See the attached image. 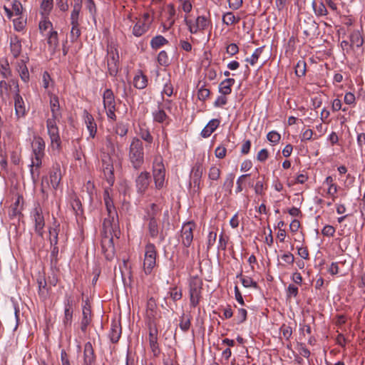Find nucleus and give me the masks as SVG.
<instances>
[{
  "label": "nucleus",
  "mask_w": 365,
  "mask_h": 365,
  "mask_svg": "<svg viewBox=\"0 0 365 365\" xmlns=\"http://www.w3.org/2000/svg\"><path fill=\"white\" fill-rule=\"evenodd\" d=\"M103 200L107 211V217L103 222V230L106 233L108 232L110 235H116L119 229L118 215L108 189H105L103 192Z\"/></svg>",
  "instance_id": "obj_1"
},
{
  "label": "nucleus",
  "mask_w": 365,
  "mask_h": 365,
  "mask_svg": "<svg viewBox=\"0 0 365 365\" xmlns=\"http://www.w3.org/2000/svg\"><path fill=\"white\" fill-rule=\"evenodd\" d=\"M160 212V210L155 203H152L149 208L145 210V215L143 220L148 222V231L150 237L155 239L159 237L160 242L165 240L167 235L166 232L163 229L160 230L157 216Z\"/></svg>",
  "instance_id": "obj_2"
},
{
  "label": "nucleus",
  "mask_w": 365,
  "mask_h": 365,
  "mask_svg": "<svg viewBox=\"0 0 365 365\" xmlns=\"http://www.w3.org/2000/svg\"><path fill=\"white\" fill-rule=\"evenodd\" d=\"M129 161L135 170L141 168L144 164V150L142 141L134 137L131 140L129 152H128Z\"/></svg>",
  "instance_id": "obj_3"
},
{
  "label": "nucleus",
  "mask_w": 365,
  "mask_h": 365,
  "mask_svg": "<svg viewBox=\"0 0 365 365\" xmlns=\"http://www.w3.org/2000/svg\"><path fill=\"white\" fill-rule=\"evenodd\" d=\"M203 282L198 277H192L189 282L190 306L196 307L202 299Z\"/></svg>",
  "instance_id": "obj_4"
},
{
  "label": "nucleus",
  "mask_w": 365,
  "mask_h": 365,
  "mask_svg": "<svg viewBox=\"0 0 365 365\" xmlns=\"http://www.w3.org/2000/svg\"><path fill=\"white\" fill-rule=\"evenodd\" d=\"M157 250L154 244L148 243L145 247L143 270L150 274L156 265Z\"/></svg>",
  "instance_id": "obj_5"
},
{
  "label": "nucleus",
  "mask_w": 365,
  "mask_h": 365,
  "mask_svg": "<svg viewBox=\"0 0 365 365\" xmlns=\"http://www.w3.org/2000/svg\"><path fill=\"white\" fill-rule=\"evenodd\" d=\"M184 22L187 26L188 31L192 34L204 31L211 24L210 19L205 16H198L194 21L185 17Z\"/></svg>",
  "instance_id": "obj_6"
},
{
  "label": "nucleus",
  "mask_w": 365,
  "mask_h": 365,
  "mask_svg": "<svg viewBox=\"0 0 365 365\" xmlns=\"http://www.w3.org/2000/svg\"><path fill=\"white\" fill-rule=\"evenodd\" d=\"M76 302L71 294H66L63 299V316L62 324L65 329L70 328L73 322V307Z\"/></svg>",
  "instance_id": "obj_7"
},
{
  "label": "nucleus",
  "mask_w": 365,
  "mask_h": 365,
  "mask_svg": "<svg viewBox=\"0 0 365 365\" xmlns=\"http://www.w3.org/2000/svg\"><path fill=\"white\" fill-rule=\"evenodd\" d=\"M153 175L155 187L158 190L164 186L165 169L161 157H156L153 162Z\"/></svg>",
  "instance_id": "obj_8"
},
{
  "label": "nucleus",
  "mask_w": 365,
  "mask_h": 365,
  "mask_svg": "<svg viewBox=\"0 0 365 365\" xmlns=\"http://www.w3.org/2000/svg\"><path fill=\"white\" fill-rule=\"evenodd\" d=\"M57 120L58 119L48 118L46 120V128L51 139L52 148L58 150L61 148V141L58 127L56 124Z\"/></svg>",
  "instance_id": "obj_9"
},
{
  "label": "nucleus",
  "mask_w": 365,
  "mask_h": 365,
  "mask_svg": "<svg viewBox=\"0 0 365 365\" xmlns=\"http://www.w3.org/2000/svg\"><path fill=\"white\" fill-rule=\"evenodd\" d=\"M349 39L354 53V57L358 58L364 53V36L359 30H354L350 33Z\"/></svg>",
  "instance_id": "obj_10"
},
{
  "label": "nucleus",
  "mask_w": 365,
  "mask_h": 365,
  "mask_svg": "<svg viewBox=\"0 0 365 365\" xmlns=\"http://www.w3.org/2000/svg\"><path fill=\"white\" fill-rule=\"evenodd\" d=\"M107 64L109 74L111 76H115L119 69V55L117 48L114 46L108 47Z\"/></svg>",
  "instance_id": "obj_11"
},
{
  "label": "nucleus",
  "mask_w": 365,
  "mask_h": 365,
  "mask_svg": "<svg viewBox=\"0 0 365 365\" xmlns=\"http://www.w3.org/2000/svg\"><path fill=\"white\" fill-rule=\"evenodd\" d=\"M101 161L103 175L108 185L112 186L115 181L113 160L109 154L103 153L101 156Z\"/></svg>",
  "instance_id": "obj_12"
},
{
  "label": "nucleus",
  "mask_w": 365,
  "mask_h": 365,
  "mask_svg": "<svg viewBox=\"0 0 365 365\" xmlns=\"http://www.w3.org/2000/svg\"><path fill=\"white\" fill-rule=\"evenodd\" d=\"M300 29L306 38L314 36L319 29L317 23L312 15H307L300 24Z\"/></svg>",
  "instance_id": "obj_13"
},
{
  "label": "nucleus",
  "mask_w": 365,
  "mask_h": 365,
  "mask_svg": "<svg viewBox=\"0 0 365 365\" xmlns=\"http://www.w3.org/2000/svg\"><path fill=\"white\" fill-rule=\"evenodd\" d=\"M31 216L33 221L34 222L35 232L38 236L43 237L45 221L42 210L39 205L34 208Z\"/></svg>",
  "instance_id": "obj_14"
},
{
  "label": "nucleus",
  "mask_w": 365,
  "mask_h": 365,
  "mask_svg": "<svg viewBox=\"0 0 365 365\" xmlns=\"http://www.w3.org/2000/svg\"><path fill=\"white\" fill-rule=\"evenodd\" d=\"M196 225L192 221H189L182 225L181 229V242L182 245L189 247L193 240V230L195 229Z\"/></svg>",
  "instance_id": "obj_15"
},
{
  "label": "nucleus",
  "mask_w": 365,
  "mask_h": 365,
  "mask_svg": "<svg viewBox=\"0 0 365 365\" xmlns=\"http://www.w3.org/2000/svg\"><path fill=\"white\" fill-rule=\"evenodd\" d=\"M203 174V167L201 163H197L192 168L190 185L193 187L195 192H199L201 190V178Z\"/></svg>",
  "instance_id": "obj_16"
},
{
  "label": "nucleus",
  "mask_w": 365,
  "mask_h": 365,
  "mask_svg": "<svg viewBox=\"0 0 365 365\" xmlns=\"http://www.w3.org/2000/svg\"><path fill=\"white\" fill-rule=\"evenodd\" d=\"M150 181V173L147 171L140 173L135 180L137 192L140 195H143L148 190Z\"/></svg>",
  "instance_id": "obj_17"
},
{
  "label": "nucleus",
  "mask_w": 365,
  "mask_h": 365,
  "mask_svg": "<svg viewBox=\"0 0 365 365\" xmlns=\"http://www.w3.org/2000/svg\"><path fill=\"white\" fill-rule=\"evenodd\" d=\"M83 118L86 128L89 132V136L94 138L97 133V124L93 116L88 113L87 110H84L83 112Z\"/></svg>",
  "instance_id": "obj_18"
},
{
  "label": "nucleus",
  "mask_w": 365,
  "mask_h": 365,
  "mask_svg": "<svg viewBox=\"0 0 365 365\" xmlns=\"http://www.w3.org/2000/svg\"><path fill=\"white\" fill-rule=\"evenodd\" d=\"M43 157L32 156L31 163L30 165V173L31 179L34 182H36L40 175L39 168L42 164V158Z\"/></svg>",
  "instance_id": "obj_19"
},
{
  "label": "nucleus",
  "mask_w": 365,
  "mask_h": 365,
  "mask_svg": "<svg viewBox=\"0 0 365 365\" xmlns=\"http://www.w3.org/2000/svg\"><path fill=\"white\" fill-rule=\"evenodd\" d=\"M49 179L51 186L54 190H57L59 183L61 180V171L59 164H56L55 165L53 166L49 174Z\"/></svg>",
  "instance_id": "obj_20"
},
{
  "label": "nucleus",
  "mask_w": 365,
  "mask_h": 365,
  "mask_svg": "<svg viewBox=\"0 0 365 365\" xmlns=\"http://www.w3.org/2000/svg\"><path fill=\"white\" fill-rule=\"evenodd\" d=\"M96 361L94 349L90 341L84 345L83 349V365H92Z\"/></svg>",
  "instance_id": "obj_21"
},
{
  "label": "nucleus",
  "mask_w": 365,
  "mask_h": 365,
  "mask_svg": "<svg viewBox=\"0 0 365 365\" xmlns=\"http://www.w3.org/2000/svg\"><path fill=\"white\" fill-rule=\"evenodd\" d=\"M122 328L119 322L113 321L111 322L110 329L108 333V337L113 344L117 343L121 336Z\"/></svg>",
  "instance_id": "obj_22"
},
{
  "label": "nucleus",
  "mask_w": 365,
  "mask_h": 365,
  "mask_svg": "<svg viewBox=\"0 0 365 365\" xmlns=\"http://www.w3.org/2000/svg\"><path fill=\"white\" fill-rule=\"evenodd\" d=\"M15 115L17 118H23L26 113V107L23 98L20 93H16L14 96Z\"/></svg>",
  "instance_id": "obj_23"
},
{
  "label": "nucleus",
  "mask_w": 365,
  "mask_h": 365,
  "mask_svg": "<svg viewBox=\"0 0 365 365\" xmlns=\"http://www.w3.org/2000/svg\"><path fill=\"white\" fill-rule=\"evenodd\" d=\"M33 156H44L45 142L41 137H35L31 144Z\"/></svg>",
  "instance_id": "obj_24"
},
{
  "label": "nucleus",
  "mask_w": 365,
  "mask_h": 365,
  "mask_svg": "<svg viewBox=\"0 0 365 365\" xmlns=\"http://www.w3.org/2000/svg\"><path fill=\"white\" fill-rule=\"evenodd\" d=\"M50 96V107L51 111V118L59 119L61 117L59 101L57 96L49 94Z\"/></svg>",
  "instance_id": "obj_25"
},
{
  "label": "nucleus",
  "mask_w": 365,
  "mask_h": 365,
  "mask_svg": "<svg viewBox=\"0 0 365 365\" xmlns=\"http://www.w3.org/2000/svg\"><path fill=\"white\" fill-rule=\"evenodd\" d=\"M220 120L219 119H212L201 131V135L206 138L211 135V134L219 127Z\"/></svg>",
  "instance_id": "obj_26"
},
{
  "label": "nucleus",
  "mask_w": 365,
  "mask_h": 365,
  "mask_svg": "<svg viewBox=\"0 0 365 365\" xmlns=\"http://www.w3.org/2000/svg\"><path fill=\"white\" fill-rule=\"evenodd\" d=\"M235 80L232 78H227L223 80L218 86L220 93L227 96L232 93V86L235 84Z\"/></svg>",
  "instance_id": "obj_27"
},
{
  "label": "nucleus",
  "mask_w": 365,
  "mask_h": 365,
  "mask_svg": "<svg viewBox=\"0 0 365 365\" xmlns=\"http://www.w3.org/2000/svg\"><path fill=\"white\" fill-rule=\"evenodd\" d=\"M103 103L104 108L115 107V96L110 88H107L103 93Z\"/></svg>",
  "instance_id": "obj_28"
},
{
  "label": "nucleus",
  "mask_w": 365,
  "mask_h": 365,
  "mask_svg": "<svg viewBox=\"0 0 365 365\" xmlns=\"http://www.w3.org/2000/svg\"><path fill=\"white\" fill-rule=\"evenodd\" d=\"M221 175V170L217 165H212L207 173L209 180V187H212L214 185V182L217 181Z\"/></svg>",
  "instance_id": "obj_29"
},
{
  "label": "nucleus",
  "mask_w": 365,
  "mask_h": 365,
  "mask_svg": "<svg viewBox=\"0 0 365 365\" xmlns=\"http://www.w3.org/2000/svg\"><path fill=\"white\" fill-rule=\"evenodd\" d=\"M149 29L150 27L145 24L143 23L142 21L137 19V21L133 27L132 34L136 37H140L145 34L149 30Z\"/></svg>",
  "instance_id": "obj_30"
},
{
  "label": "nucleus",
  "mask_w": 365,
  "mask_h": 365,
  "mask_svg": "<svg viewBox=\"0 0 365 365\" xmlns=\"http://www.w3.org/2000/svg\"><path fill=\"white\" fill-rule=\"evenodd\" d=\"M133 85L138 89H143L148 85V78L142 71H138L133 78Z\"/></svg>",
  "instance_id": "obj_31"
},
{
  "label": "nucleus",
  "mask_w": 365,
  "mask_h": 365,
  "mask_svg": "<svg viewBox=\"0 0 365 365\" xmlns=\"http://www.w3.org/2000/svg\"><path fill=\"white\" fill-rule=\"evenodd\" d=\"M10 47L12 55L14 58H17L21 52V43L16 36L11 38Z\"/></svg>",
  "instance_id": "obj_32"
},
{
  "label": "nucleus",
  "mask_w": 365,
  "mask_h": 365,
  "mask_svg": "<svg viewBox=\"0 0 365 365\" xmlns=\"http://www.w3.org/2000/svg\"><path fill=\"white\" fill-rule=\"evenodd\" d=\"M92 321V312L87 309L82 310V319L81 322V329L83 333H86L88 327Z\"/></svg>",
  "instance_id": "obj_33"
},
{
  "label": "nucleus",
  "mask_w": 365,
  "mask_h": 365,
  "mask_svg": "<svg viewBox=\"0 0 365 365\" xmlns=\"http://www.w3.org/2000/svg\"><path fill=\"white\" fill-rule=\"evenodd\" d=\"M168 43V41L164 36L162 35H157L152 38L150 44L153 49L157 50Z\"/></svg>",
  "instance_id": "obj_34"
},
{
  "label": "nucleus",
  "mask_w": 365,
  "mask_h": 365,
  "mask_svg": "<svg viewBox=\"0 0 365 365\" xmlns=\"http://www.w3.org/2000/svg\"><path fill=\"white\" fill-rule=\"evenodd\" d=\"M237 278H239L242 285L246 288H255L258 287L257 283L252 279V278L247 276H243L242 272H240L237 274Z\"/></svg>",
  "instance_id": "obj_35"
},
{
  "label": "nucleus",
  "mask_w": 365,
  "mask_h": 365,
  "mask_svg": "<svg viewBox=\"0 0 365 365\" xmlns=\"http://www.w3.org/2000/svg\"><path fill=\"white\" fill-rule=\"evenodd\" d=\"M152 115L153 120L159 123H163L166 120L169 119L168 115L165 113V110L160 107V106H158V110H154L152 113Z\"/></svg>",
  "instance_id": "obj_36"
},
{
  "label": "nucleus",
  "mask_w": 365,
  "mask_h": 365,
  "mask_svg": "<svg viewBox=\"0 0 365 365\" xmlns=\"http://www.w3.org/2000/svg\"><path fill=\"white\" fill-rule=\"evenodd\" d=\"M47 43L49 47L55 51L58 45V33L56 31H49L47 34Z\"/></svg>",
  "instance_id": "obj_37"
},
{
  "label": "nucleus",
  "mask_w": 365,
  "mask_h": 365,
  "mask_svg": "<svg viewBox=\"0 0 365 365\" xmlns=\"http://www.w3.org/2000/svg\"><path fill=\"white\" fill-rule=\"evenodd\" d=\"M24 197L22 195H18L15 202L13 205L12 210L10 212L9 215L11 217H15L17 216L21 215V210L22 208H19L20 204H23Z\"/></svg>",
  "instance_id": "obj_38"
},
{
  "label": "nucleus",
  "mask_w": 365,
  "mask_h": 365,
  "mask_svg": "<svg viewBox=\"0 0 365 365\" xmlns=\"http://www.w3.org/2000/svg\"><path fill=\"white\" fill-rule=\"evenodd\" d=\"M312 6L314 11V14L317 16H324L327 15L328 11L325 6V4L323 2H320L319 4H317L316 1L314 0L312 4Z\"/></svg>",
  "instance_id": "obj_39"
},
{
  "label": "nucleus",
  "mask_w": 365,
  "mask_h": 365,
  "mask_svg": "<svg viewBox=\"0 0 365 365\" xmlns=\"http://www.w3.org/2000/svg\"><path fill=\"white\" fill-rule=\"evenodd\" d=\"M191 326V317L183 314L180 318L179 327L183 332H187Z\"/></svg>",
  "instance_id": "obj_40"
},
{
  "label": "nucleus",
  "mask_w": 365,
  "mask_h": 365,
  "mask_svg": "<svg viewBox=\"0 0 365 365\" xmlns=\"http://www.w3.org/2000/svg\"><path fill=\"white\" fill-rule=\"evenodd\" d=\"M240 18L236 17L234 14L231 11L226 12L222 16V22L227 26L237 24L240 21Z\"/></svg>",
  "instance_id": "obj_41"
},
{
  "label": "nucleus",
  "mask_w": 365,
  "mask_h": 365,
  "mask_svg": "<svg viewBox=\"0 0 365 365\" xmlns=\"http://www.w3.org/2000/svg\"><path fill=\"white\" fill-rule=\"evenodd\" d=\"M0 73L4 78L8 79L11 76V71L7 60L0 62Z\"/></svg>",
  "instance_id": "obj_42"
},
{
  "label": "nucleus",
  "mask_w": 365,
  "mask_h": 365,
  "mask_svg": "<svg viewBox=\"0 0 365 365\" xmlns=\"http://www.w3.org/2000/svg\"><path fill=\"white\" fill-rule=\"evenodd\" d=\"M9 91L10 90V83L6 81L5 80H2L0 81V97L2 100H5L6 98L9 97Z\"/></svg>",
  "instance_id": "obj_43"
},
{
  "label": "nucleus",
  "mask_w": 365,
  "mask_h": 365,
  "mask_svg": "<svg viewBox=\"0 0 365 365\" xmlns=\"http://www.w3.org/2000/svg\"><path fill=\"white\" fill-rule=\"evenodd\" d=\"M157 61L160 66L165 67H167L170 64V58L165 51H160L157 57Z\"/></svg>",
  "instance_id": "obj_44"
},
{
  "label": "nucleus",
  "mask_w": 365,
  "mask_h": 365,
  "mask_svg": "<svg viewBox=\"0 0 365 365\" xmlns=\"http://www.w3.org/2000/svg\"><path fill=\"white\" fill-rule=\"evenodd\" d=\"M139 135L142 140H145L149 144H151L153 141V138L151 135L150 130L147 128L140 127Z\"/></svg>",
  "instance_id": "obj_45"
},
{
  "label": "nucleus",
  "mask_w": 365,
  "mask_h": 365,
  "mask_svg": "<svg viewBox=\"0 0 365 365\" xmlns=\"http://www.w3.org/2000/svg\"><path fill=\"white\" fill-rule=\"evenodd\" d=\"M264 46H261L257 48H256L251 56L250 58H247L246 61L250 63V65L254 66L258 61L259 58L260 57L261 54L263 52Z\"/></svg>",
  "instance_id": "obj_46"
},
{
  "label": "nucleus",
  "mask_w": 365,
  "mask_h": 365,
  "mask_svg": "<svg viewBox=\"0 0 365 365\" xmlns=\"http://www.w3.org/2000/svg\"><path fill=\"white\" fill-rule=\"evenodd\" d=\"M167 11L169 15L168 16V26L166 27L165 25H164V29L168 30L174 24L175 21L173 19L174 16L175 15V9L173 4H168L167 6Z\"/></svg>",
  "instance_id": "obj_47"
},
{
  "label": "nucleus",
  "mask_w": 365,
  "mask_h": 365,
  "mask_svg": "<svg viewBox=\"0 0 365 365\" xmlns=\"http://www.w3.org/2000/svg\"><path fill=\"white\" fill-rule=\"evenodd\" d=\"M169 297H170L174 302L180 300L182 297V290L178 289L177 287H174L170 289L168 293Z\"/></svg>",
  "instance_id": "obj_48"
},
{
  "label": "nucleus",
  "mask_w": 365,
  "mask_h": 365,
  "mask_svg": "<svg viewBox=\"0 0 365 365\" xmlns=\"http://www.w3.org/2000/svg\"><path fill=\"white\" fill-rule=\"evenodd\" d=\"M340 45H341V47L342 48V51H343L344 55L354 56V53L351 46L350 44L349 39L341 41Z\"/></svg>",
  "instance_id": "obj_49"
},
{
  "label": "nucleus",
  "mask_w": 365,
  "mask_h": 365,
  "mask_svg": "<svg viewBox=\"0 0 365 365\" xmlns=\"http://www.w3.org/2000/svg\"><path fill=\"white\" fill-rule=\"evenodd\" d=\"M306 63L304 61L300 60L295 66V73L298 77L304 76L306 73Z\"/></svg>",
  "instance_id": "obj_50"
},
{
  "label": "nucleus",
  "mask_w": 365,
  "mask_h": 365,
  "mask_svg": "<svg viewBox=\"0 0 365 365\" xmlns=\"http://www.w3.org/2000/svg\"><path fill=\"white\" fill-rule=\"evenodd\" d=\"M40 32L42 35L44 34V31L49 30V31H53V24L52 23L46 19H43L39 22L38 24Z\"/></svg>",
  "instance_id": "obj_51"
},
{
  "label": "nucleus",
  "mask_w": 365,
  "mask_h": 365,
  "mask_svg": "<svg viewBox=\"0 0 365 365\" xmlns=\"http://www.w3.org/2000/svg\"><path fill=\"white\" fill-rule=\"evenodd\" d=\"M234 179L235 175L232 173H230L227 175L224 183H223V187L225 189V190L228 191L230 193L232 191V187L234 185Z\"/></svg>",
  "instance_id": "obj_52"
},
{
  "label": "nucleus",
  "mask_w": 365,
  "mask_h": 365,
  "mask_svg": "<svg viewBox=\"0 0 365 365\" xmlns=\"http://www.w3.org/2000/svg\"><path fill=\"white\" fill-rule=\"evenodd\" d=\"M81 32L80 29V24H72L71 29V40L75 42L81 36Z\"/></svg>",
  "instance_id": "obj_53"
},
{
  "label": "nucleus",
  "mask_w": 365,
  "mask_h": 365,
  "mask_svg": "<svg viewBox=\"0 0 365 365\" xmlns=\"http://www.w3.org/2000/svg\"><path fill=\"white\" fill-rule=\"evenodd\" d=\"M299 289L297 286L293 284H289L286 289V295L287 298L294 297L298 296Z\"/></svg>",
  "instance_id": "obj_54"
},
{
  "label": "nucleus",
  "mask_w": 365,
  "mask_h": 365,
  "mask_svg": "<svg viewBox=\"0 0 365 365\" xmlns=\"http://www.w3.org/2000/svg\"><path fill=\"white\" fill-rule=\"evenodd\" d=\"M267 139L272 143L277 144L281 139V135L277 131L272 130L267 133Z\"/></svg>",
  "instance_id": "obj_55"
},
{
  "label": "nucleus",
  "mask_w": 365,
  "mask_h": 365,
  "mask_svg": "<svg viewBox=\"0 0 365 365\" xmlns=\"http://www.w3.org/2000/svg\"><path fill=\"white\" fill-rule=\"evenodd\" d=\"M280 332L286 340H289L292 334V327L283 324L280 327Z\"/></svg>",
  "instance_id": "obj_56"
},
{
  "label": "nucleus",
  "mask_w": 365,
  "mask_h": 365,
  "mask_svg": "<svg viewBox=\"0 0 365 365\" xmlns=\"http://www.w3.org/2000/svg\"><path fill=\"white\" fill-rule=\"evenodd\" d=\"M210 94V91L208 88L202 86L198 89L197 91V98L201 101H205Z\"/></svg>",
  "instance_id": "obj_57"
},
{
  "label": "nucleus",
  "mask_w": 365,
  "mask_h": 365,
  "mask_svg": "<svg viewBox=\"0 0 365 365\" xmlns=\"http://www.w3.org/2000/svg\"><path fill=\"white\" fill-rule=\"evenodd\" d=\"M217 239V232L210 231L208 233L207 235V250L209 251L211 247L215 245V241Z\"/></svg>",
  "instance_id": "obj_58"
},
{
  "label": "nucleus",
  "mask_w": 365,
  "mask_h": 365,
  "mask_svg": "<svg viewBox=\"0 0 365 365\" xmlns=\"http://www.w3.org/2000/svg\"><path fill=\"white\" fill-rule=\"evenodd\" d=\"M250 174H244V175H240L237 180V182H236V189H235V192L236 193H239L240 192H242L243 190V183L245 182V180L247 177L250 176Z\"/></svg>",
  "instance_id": "obj_59"
},
{
  "label": "nucleus",
  "mask_w": 365,
  "mask_h": 365,
  "mask_svg": "<svg viewBox=\"0 0 365 365\" xmlns=\"http://www.w3.org/2000/svg\"><path fill=\"white\" fill-rule=\"evenodd\" d=\"M149 345L155 356H158L160 353V349L158 343V340H149Z\"/></svg>",
  "instance_id": "obj_60"
},
{
  "label": "nucleus",
  "mask_w": 365,
  "mask_h": 365,
  "mask_svg": "<svg viewBox=\"0 0 365 365\" xmlns=\"http://www.w3.org/2000/svg\"><path fill=\"white\" fill-rule=\"evenodd\" d=\"M20 76L22 81L26 82L29 78V71L24 63L19 66Z\"/></svg>",
  "instance_id": "obj_61"
},
{
  "label": "nucleus",
  "mask_w": 365,
  "mask_h": 365,
  "mask_svg": "<svg viewBox=\"0 0 365 365\" xmlns=\"http://www.w3.org/2000/svg\"><path fill=\"white\" fill-rule=\"evenodd\" d=\"M247 312L246 309L241 308L238 309L237 314V324H242L247 319Z\"/></svg>",
  "instance_id": "obj_62"
},
{
  "label": "nucleus",
  "mask_w": 365,
  "mask_h": 365,
  "mask_svg": "<svg viewBox=\"0 0 365 365\" xmlns=\"http://www.w3.org/2000/svg\"><path fill=\"white\" fill-rule=\"evenodd\" d=\"M314 135V132L311 129H306L302 131L300 135V138L302 142H305L307 140H310L312 138Z\"/></svg>",
  "instance_id": "obj_63"
},
{
  "label": "nucleus",
  "mask_w": 365,
  "mask_h": 365,
  "mask_svg": "<svg viewBox=\"0 0 365 365\" xmlns=\"http://www.w3.org/2000/svg\"><path fill=\"white\" fill-rule=\"evenodd\" d=\"M336 230L335 228L331 225H325L322 230V233L324 236L333 237Z\"/></svg>",
  "instance_id": "obj_64"
}]
</instances>
